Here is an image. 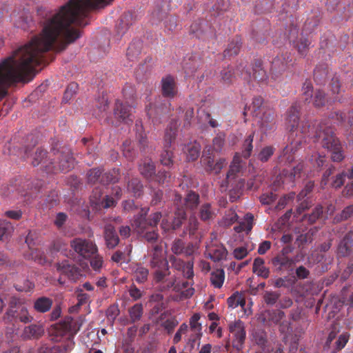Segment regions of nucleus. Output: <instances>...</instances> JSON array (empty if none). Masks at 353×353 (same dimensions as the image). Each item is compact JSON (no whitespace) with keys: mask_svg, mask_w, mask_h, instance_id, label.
I'll return each instance as SVG.
<instances>
[{"mask_svg":"<svg viewBox=\"0 0 353 353\" xmlns=\"http://www.w3.org/2000/svg\"><path fill=\"white\" fill-rule=\"evenodd\" d=\"M70 246L80 256L90 258L98 251L96 244L89 239L75 238L70 241Z\"/></svg>","mask_w":353,"mask_h":353,"instance_id":"obj_10","label":"nucleus"},{"mask_svg":"<svg viewBox=\"0 0 353 353\" xmlns=\"http://www.w3.org/2000/svg\"><path fill=\"white\" fill-rule=\"evenodd\" d=\"M200 319L201 315L199 313L194 314L190 319V329L194 334L191 336L189 340L192 343H194L197 339L199 340L202 336V326L201 323L199 322Z\"/></svg>","mask_w":353,"mask_h":353,"instance_id":"obj_25","label":"nucleus"},{"mask_svg":"<svg viewBox=\"0 0 353 353\" xmlns=\"http://www.w3.org/2000/svg\"><path fill=\"white\" fill-rule=\"evenodd\" d=\"M53 301L47 296H40L36 299L33 303V308L38 313H46L50 310Z\"/></svg>","mask_w":353,"mask_h":353,"instance_id":"obj_28","label":"nucleus"},{"mask_svg":"<svg viewBox=\"0 0 353 353\" xmlns=\"http://www.w3.org/2000/svg\"><path fill=\"white\" fill-rule=\"evenodd\" d=\"M300 132L304 137H311L314 142L319 143L323 148L331 152V159L334 162H341L345 158L339 139L327 120L310 123L303 121Z\"/></svg>","mask_w":353,"mask_h":353,"instance_id":"obj_2","label":"nucleus"},{"mask_svg":"<svg viewBox=\"0 0 353 353\" xmlns=\"http://www.w3.org/2000/svg\"><path fill=\"white\" fill-rule=\"evenodd\" d=\"M200 145L194 142L187 146V158L188 161H194L197 159L200 154Z\"/></svg>","mask_w":353,"mask_h":353,"instance_id":"obj_50","label":"nucleus"},{"mask_svg":"<svg viewBox=\"0 0 353 353\" xmlns=\"http://www.w3.org/2000/svg\"><path fill=\"white\" fill-rule=\"evenodd\" d=\"M139 170L140 174L148 181H152L156 171L155 165L153 161L150 159L143 161V162L139 164Z\"/></svg>","mask_w":353,"mask_h":353,"instance_id":"obj_29","label":"nucleus"},{"mask_svg":"<svg viewBox=\"0 0 353 353\" xmlns=\"http://www.w3.org/2000/svg\"><path fill=\"white\" fill-rule=\"evenodd\" d=\"M199 216L203 221H208L214 218L215 213L212 210L210 203H204L201 206L199 210Z\"/></svg>","mask_w":353,"mask_h":353,"instance_id":"obj_43","label":"nucleus"},{"mask_svg":"<svg viewBox=\"0 0 353 353\" xmlns=\"http://www.w3.org/2000/svg\"><path fill=\"white\" fill-rule=\"evenodd\" d=\"M313 86L310 81H305L302 87V95L304 101L310 103L313 96Z\"/></svg>","mask_w":353,"mask_h":353,"instance_id":"obj_58","label":"nucleus"},{"mask_svg":"<svg viewBox=\"0 0 353 353\" xmlns=\"http://www.w3.org/2000/svg\"><path fill=\"white\" fill-rule=\"evenodd\" d=\"M148 210V208H142L141 211L134 216L132 226L134 227L137 231H143L146 227H150L152 228H155L161 219L162 214L159 212H156L147 218Z\"/></svg>","mask_w":353,"mask_h":353,"instance_id":"obj_8","label":"nucleus"},{"mask_svg":"<svg viewBox=\"0 0 353 353\" xmlns=\"http://www.w3.org/2000/svg\"><path fill=\"white\" fill-rule=\"evenodd\" d=\"M123 156L128 160H132L136 156V152L130 141L126 140L122 145Z\"/></svg>","mask_w":353,"mask_h":353,"instance_id":"obj_54","label":"nucleus"},{"mask_svg":"<svg viewBox=\"0 0 353 353\" xmlns=\"http://www.w3.org/2000/svg\"><path fill=\"white\" fill-rule=\"evenodd\" d=\"M241 47V41L239 37L232 39L228 44V48L224 50L223 55L225 57H230L238 54Z\"/></svg>","mask_w":353,"mask_h":353,"instance_id":"obj_33","label":"nucleus"},{"mask_svg":"<svg viewBox=\"0 0 353 353\" xmlns=\"http://www.w3.org/2000/svg\"><path fill=\"white\" fill-rule=\"evenodd\" d=\"M13 232V226L6 221H0V240L7 239Z\"/></svg>","mask_w":353,"mask_h":353,"instance_id":"obj_49","label":"nucleus"},{"mask_svg":"<svg viewBox=\"0 0 353 353\" xmlns=\"http://www.w3.org/2000/svg\"><path fill=\"white\" fill-rule=\"evenodd\" d=\"M174 203L176 205V210L172 222L169 223L165 219L162 221L161 227L164 230L179 229L187 218L186 212L183 205L184 204L185 208L190 210H195L199 203V195L194 191H190L183 199L180 194H175Z\"/></svg>","mask_w":353,"mask_h":353,"instance_id":"obj_3","label":"nucleus"},{"mask_svg":"<svg viewBox=\"0 0 353 353\" xmlns=\"http://www.w3.org/2000/svg\"><path fill=\"white\" fill-rule=\"evenodd\" d=\"M242 171L243 165L241 156L239 153H236L226 174V183H228L230 181L235 179Z\"/></svg>","mask_w":353,"mask_h":353,"instance_id":"obj_19","label":"nucleus"},{"mask_svg":"<svg viewBox=\"0 0 353 353\" xmlns=\"http://www.w3.org/2000/svg\"><path fill=\"white\" fill-rule=\"evenodd\" d=\"M47 152L42 148H37L32 162L33 166H37L39 165H41L43 168H45V170L47 172H50L52 171L51 164L50 162L52 161V159H48L46 158Z\"/></svg>","mask_w":353,"mask_h":353,"instance_id":"obj_24","label":"nucleus"},{"mask_svg":"<svg viewBox=\"0 0 353 353\" xmlns=\"http://www.w3.org/2000/svg\"><path fill=\"white\" fill-rule=\"evenodd\" d=\"M301 142V139H294L290 144L287 145L279 157L280 163L284 164L292 163L295 159V152L299 148Z\"/></svg>","mask_w":353,"mask_h":353,"instance_id":"obj_17","label":"nucleus"},{"mask_svg":"<svg viewBox=\"0 0 353 353\" xmlns=\"http://www.w3.org/2000/svg\"><path fill=\"white\" fill-rule=\"evenodd\" d=\"M44 332L43 327L37 324H31L26 326L21 334L24 339H34L41 337Z\"/></svg>","mask_w":353,"mask_h":353,"instance_id":"obj_27","label":"nucleus"},{"mask_svg":"<svg viewBox=\"0 0 353 353\" xmlns=\"http://www.w3.org/2000/svg\"><path fill=\"white\" fill-rule=\"evenodd\" d=\"M229 330L233 334L232 346L237 350L240 351L243 348L246 337V332L244 323L238 320L229 325Z\"/></svg>","mask_w":353,"mask_h":353,"instance_id":"obj_11","label":"nucleus"},{"mask_svg":"<svg viewBox=\"0 0 353 353\" xmlns=\"http://www.w3.org/2000/svg\"><path fill=\"white\" fill-rule=\"evenodd\" d=\"M11 20L15 27L23 30H27L32 23V15L26 9L14 10L11 14Z\"/></svg>","mask_w":353,"mask_h":353,"instance_id":"obj_14","label":"nucleus"},{"mask_svg":"<svg viewBox=\"0 0 353 353\" xmlns=\"http://www.w3.org/2000/svg\"><path fill=\"white\" fill-rule=\"evenodd\" d=\"M102 176V172L100 169L94 168L90 170L88 173V181L90 183H96L99 182L101 183V179Z\"/></svg>","mask_w":353,"mask_h":353,"instance_id":"obj_60","label":"nucleus"},{"mask_svg":"<svg viewBox=\"0 0 353 353\" xmlns=\"http://www.w3.org/2000/svg\"><path fill=\"white\" fill-rule=\"evenodd\" d=\"M33 319L28 308L23 305L21 298L17 296L10 297L8 309L3 316V321L6 324L13 326L19 322L27 324L31 323Z\"/></svg>","mask_w":353,"mask_h":353,"instance_id":"obj_4","label":"nucleus"},{"mask_svg":"<svg viewBox=\"0 0 353 353\" xmlns=\"http://www.w3.org/2000/svg\"><path fill=\"white\" fill-rule=\"evenodd\" d=\"M119 170L117 168H114L102 174L101 183L103 185H106L111 183H115L119 181Z\"/></svg>","mask_w":353,"mask_h":353,"instance_id":"obj_34","label":"nucleus"},{"mask_svg":"<svg viewBox=\"0 0 353 353\" xmlns=\"http://www.w3.org/2000/svg\"><path fill=\"white\" fill-rule=\"evenodd\" d=\"M304 170L303 163H299L296 166L294 167L290 171L284 170L283 171L285 179L293 181L296 176H299L301 172Z\"/></svg>","mask_w":353,"mask_h":353,"instance_id":"obj_52","label":"nucleus"},{"mask_svg":"<svg viewBox=\"0 0 353 353\" xmlns=\"http://www.w3.org/2000/svg\"><path fill=\"white\" fill-rule=\"evenodd\" d=\"M199 61L196 59H189L188 62L183 63V70L187 76H193L196 72L199 66Z\"/></svg>","mask_w":353,"mask_h":353,"instance_id":"obj_55","label":"nucleus"},{"mask_svg":"<svg viewBox=\"0 0 353 353\" xmlns=\"http://www.w3.org/2000/svg\"><path fill=\"white\" fill-rule=\"evenodd\" d=\"M274 8V0H258L256 2L254 9L258 14L271 12Z\"/></svg>","mask_w":353,"mask_h":353,"instance_id":"obj_40","label":"nucleus"},{"mask_svg":"<svg viewBox=\"0 0 353 353\" xmlns=\"http://www.w3.org/2000/svg\"><path fill=\"white\" fill-rule=\"evenodd\" d=\"M57 270L61 274L66 276L72 281H77L82 276L81 270L68 261H63L57 264Z\"/></svg>","mask_w":353,"mask_h":353,"instance_id":"obj_13","label":"nucleus"},{"mask_svg":"<svg viewBox=\"0 0 353 353\" xmlns=\"http://www.w3.org/2000/svg\"><path fill=\"white\" fill-rule=\"evenodd\" d=\"M179 123L177 120H172L165 133L164 136V150L161 154V163L165 166H170L172 164V151L170 150L172 143L174 141L178 129Z\"/></svg>","mask_w":353,"mask_h":353,"instance_id":"obj_5","label":"nucleus"},{"mask_svg":"<svg viewBox=\"0 0 353 353\" xmlns=\"http://www.w3.org/2000/svg\"><path fill=\"white\" fill-rule=\"evenodd\" d=\"M350 337V334L349 332H343L339 335L337 340L334 343V348L333 351L339 352L343 349L348 342Z\"/></svg>","mask_w":353,"mask_h":353,"instance_id":"obj_56","label":"nucleus"},{"mask_svg":"<svg viewBox=\"0 0 353 353\" xmlns=\"http://www.w3.org/2000/svg\"><path fill=\"white\" fill-rule=\"evenodd\" d=\"M14 288L18 292H29L34 288V283L29 279L19 280L14 285Z\"/></svg>","mask_w":353,"mask_h":353,"instance_id":"obj_44","label":"nucleus"},{"mask_svg":"<svg viewBox=\"0 0 353 353\" xmlns=\"http://www.w3.org/2000/svg\"><path fill=\"white\" fill-rule=\"evenodd\" d=\"M328 74V68L322 65L317 66L314 70V78L317 83L325 82Z\"/></svg>","mask_w":353,"mask_h":353,"instance_id":"obj_45","label":"nucleus"},{"mask_svg":"<svg viewBox=\"0 0 353 353\" xmlns=\"http://www.w3.org/2000/svg\"><path fill=\"white\" fill-rule=\"evenodd\" d=\"M352 245L353 244L345 236L338 246V255L339 256H347L351 252Z\"/></svg>","mask_w":353,"mask_h":353,"instance_id":"obj_48","label":"nucleus"},{"mask_svg":"<svg viewBox=\"0 0 353 353\" xmlns=\"http://www.w3.org/2000/svg\"><path fill=\"white\" fill-rule=\"evenodd\" d=\"M149 274V271L147 268L143 266H137L134 272V277L137 282L142 283L147 279Z\"/></svg>","mask_w":353,"mask_h":353,"instance_id":"obj_53","label":"nucleus"},{"mask_svg":"<svg viewBox=\"0 0 353 353\" xmlns=\"http://www.w3.org/2000/svg\"><path fill=\"white\" fill-rule=\"evenodd\" d=\"M280 296L281 294L278 292L265 291L263 294V300L267 305H274Z\"/></svg>","mask_w":353,"mask_h":353,"instance_id":"obj_59","label":"nucleus"},{"mask_svg":"<svg viewBox=\"0 0 353 353\" xmlns=\"http://www.w3.org/2000/svg\"><path fill=\"white\" fill-rule=\"evenodd\" d=\"M172 110V105L169 101L163 100V102H157L155 110H154L151 107L147 109V114L150 118L152 119L154 121L158 116L169 113Z\"/></svg>","mask_w":353,"mask_h":353,"instance_id":"obj_23","label":"nucleus"},{"mask_svg":"<svg viewBox=\"0 0 353 353\" xmlns=\"http://www.w3.org/2000/svg\"><path fill=\"white\" fill-rule=\"evenodd\" d=\"M149 227L145 228L143 231H137V233L144 239L148 243L154 244L159 239V234L156 230L152 228L151 230H148Z\"/></svg>","mask_w":353,"mask_h":353,"instance_id":"obj_39","label":"nucleus"},{"mask_svg":"<svg viewBox=\"0 0 353 353\" xmlns=\"http://www.w3.org/2000/svg\"><path fill=\"white\" fill-rule=\"evenodd\" d=\"M323 212V207L320 205H316L310 214L303 215L302 221L308 224H313L321 216Z\"/></svg>","mask_w":353,"mask_h":353,"instance_id":"obj_41","label":"nucleus"},{"mask_svg":"<svg viewBox=\"0 0 353 353\" xmlns=\"http://www.w3.org/2000/svg\"><path fill=\"white\" fill-rule=\"evenodd\" d=\"M72 319L65 318L63 321L54 325L52 329V334L56 336H63L72 330Z\"/></svg>","mask_w":353,"mask_h":353,"instance_id":"obj_30","label":"nucleus"},{"mask_svg":"<svg viewBox=\"0 0 353 353\" xmlns=\"http://www.w3.org/2000/svg\"><path fill=\"white\" fill-rule=\"evenodd\" d=\"M265 261L262 258L257 257L254 259L252 270L253 272L259 276L263 279H267L270 275L269 268L264 265Z\"/></svg>","mask_w":353,"mask_h":353,"instance_id":"obj_32","label":"nucleus"},{"mask_svg":"<svg viewBox=\"0 0 353 353\" xmlns=\"http://www.w3.org/2000/svg\"><path fill=\"white\" fill-rule=\"evenodd\" d=\"M225 134L222 132H219L216 134L215 137L212 140V152H221L224 145H225Z\"/></svg>","mask_w":353,"mask_h":353,"instance_id":"obj_47","label":"nucleus"},{"mask_svg":"<svg viewBox=\"0 0 353 353\" xmlns=\"http://www.w3.org/2000/svg\"><path fill=\"white\" fill-rule=\"evenodd\" d=\"M299 110L300 107L295 103L290 108L287 112L285 124L287 128L292 132L291 136L293 135L294 130L299 128Z\"/></svg>","mask_w":353,"mask_h":353,"instance_id":"obj_18","label":"nucleus"},{"mask_svg":"<svg viewBox=\"0 0 353 353\" xmlns=\"http://www.w3.org/2000/svg\"><path fill=\"white\" fill-rule=\"evenodd\" d=\"M310 161L314 168L319 169L324 165L325 157L320 155L318 153H314L311 156Z\"/></svg>","mask_w":353,"mask_h":353,"instance_id":"obj_64","label":"nucleus"},{"mask_svg":"<svg viewBox=\"0 0 353 353\" xmlns=\"http://www.w3.org/2000/svg\"><path fill=\"white\" fill-rule=\"evenodd\" d=\"M330 100L325 92L322 90H316L314 92L313 105L316 108H321L329 104Z\"/></svg>","mask_w":353,"mask_h":353,"instance_id":"obj_36","label":"nucleus"},{"mask_svg":"<svg viewBox=\"0 0 353 353\" xmlns=\"http://www.w3.org/2000/svg\"><path fill=\"white\" fill-rule=\"evenodd\" d=\"M236 74L241 76L248 83L252 80L258 82H264L268 79V74L263 67V62L261 59L254 60L252 64V73L245 68V66L240 64L236 68Z\"/></svg>","mask_w":353,"mask_h":353,"instance_id":"obj_6","label":"nucleus"},{"mask_svg":"<svg viewBox=\"0 0 353 353\" xmlns=\"http://www.w3.org/2000/svg\"><path fill=\"white\" fill-rule=\"evenodd\" d=\"M210 259L214 261L225 259L228 255L227 249L222 245L212 246L208 249Z\"/></svg>","mask_w":353,"mask_h":353,"instance_id":"obj_31","label":"nucleus"},{"mask_svg":"<svg viewBox=\"0 0 353 353\" xmlns=\"http://www.w3.org/2000/svg\"><path fill=\"white\" fill-rule=\"evenodd\" d=\"M141 50V43L139 41L131 43L127 49L126 56L128 59L134 61L137 59Z\"/></svg>","mask_w":353,"mask_h":353,"instance_id":"obj_37","label":"nucleus"},{"mask_svg":"<svg viewBox=\"0 0 353 353\" xmlns=\"http://www.w3.org/2000/svg\"><path fill=\"white\" fill-rule=\"evenodd\" d=\"M161 90L163 97L173 99L178 92L175 78L170 74L163 77L161 81Z\"/></svg>","mask_w":353,"mask_h":353,"instance_id":"obj_16","label":"nucleus"},{"mask_svg":"<svg viewBox=\"0 0 353 353\" xmlns=\"http://www.w3.org/2000/svg\"><path fill=\"white\" fill-rule=\"evenodd\" d=\"M150 266L152 270V281L161 285L163 289L173 288L176 292L181 294V299H188L194 293L192 288L193 281H186L176 284L175 279H169L170 271L168 261L163 254L162 246L155 244L150 251Z\"/></svg>","mask_w":353,"mask_h":353,"instance_id":"obj_1","label":"nucleus"},{"mask_svg":"<svg viewBox=\"0 0 353 353\" xmlns=\"http://www.w3.org/2000/svg\"><path fill=\"white\" fill-rule=\"evenodd\" d=\"M273 265L280 271H292L295 260L283 254H278L272 260Z\"/></svg>","mask_w":353,"mask_h":353,"instance_id":"obj_20","label":"nucleus"},{"mask_svg":"<svg viewBox=\"0 0 353 353\" xmlns=\"http://www.w3.org/2000/svg\"><path fill=\"white\" fill-rule=\"evenodd\" d=\"M225 280V272L223 269H217L210 274V281L216 288H221Z\"/></svg>","mask_w":353,"mask_h":353,"instance_id":"obj_38","label":"nucleus"},{"mask_svg":"<svg viewBox=\"0 0 353 353\" xmlns=\"http://www.w3.org/2000/svg\"><path fill=\"white\" fill-rule=\"evenodd\" d=\"M201 163L208 173L218 174L227 165V161L225 158H219L214 161L212 147L208 145L203 150Z\"/></svg>","mask_w":353,"mask_h":353,"instance_id":"obj_7","label":"nucleus"},{"mask_svg":"<svg viewBox=\"0 0 353 353\" xmlns=\"http://www.w3.org/2000/svg\"><path fill=\"white\" fill-rule=\"evenodd\" d=\"M133 105L132 104L126 103L119 99L116 100L114 108V117L119 121L128 123V121H132V109Z\"/></svg>","mask_w":353,"mask_h":353,"instance_id":"obj_15","label":"nucleus"},{"mask_svg":"<svg viewBox=\"0 0 353 353\" xmlns=\"http://www.w3.org/2000/svg\"><path fill=\"white\" fill-rule=\"evenodd\" d=\"M123 96L126 103L132 104L133 105L136 97L134 87L130 84H125L123 88Z\"/></svg>","mask_w":353,"mask_h":353,"instance_id":"obj_46","label":"nucleus"},{"mask_svg":"<svg viewBox=\"0 0 353 353\" xmlns=\"http://www.w3.org/2000/svg\"><path fill=\"white\" fill-rule=\"evenodd\" d=\"M263 316L264 321L277 324L283 319L285 313L279 310H269L265 312Z\"/></svg>","mask_w":353,"mask_h":353,"instance_id":"obj_35","label":"nucleus"},{"mask_svg":"<svg viewBox=\"0 0 353 353\" xmlns=\"http://www.w3.org/2000/svg\"><path fill=\"white\" fill-rule=\"evenodd\" d=\"M253 138H254V133L250 134L244 141L243 145V150H242V155L244 158L247 159L250 157L251 155L253 145Z\"/></svg>","mask_w":353,"mask_h":353,"instance_id":"obj_57","label":"nucleus"},{"mask_svg":"<svg viewBox=\"0 0 353 353\" xmlns=\"http://www.w3.org/2000/svg\"><path fill=\"white\" fill-rule=\"evenodd\" d=\"M288 39L290 43H293L301 55L304 56L306 54L310 43L302 35L300 38L299 37V30L296 26L291 27L289 31Z\"/></svg>","mask_w":353,"mask_h":353,"instance_id":"obj_12","label":"nucleus"},{"mask_svg":"<svg viewBox=\"0 0 353 353\" xmlns=\"http://www.w3.org/2000/svg\"><path fill=\"white\" fill-rule=\"evenodd\" d=\"M274 110L272 109L265 110L261 117L260 127L261 130L266 132L274 128L276 124Z\"/></svg>","mask_w":353,"mask_h":353,"instance_id":"obj_22","label":"nucleus"},{"mask_svg":"<svg viewBox=\"0 0 353 353\" xmlns=\"http://www.w3.org/2000/svg\"><path fill=\"white\" fill-rule=\"evenodd\" d=\"M130 27L128 19L127 16L122 17L119 23L117 26V32L121 37L123 36L128 31Z\"/></svg>","mask_w":353,"mask_h":353,"instance_id":"obj_61","label":"nucleus"},{"mask_svg":"<svg viewBox=\"0 0 353 353\" xmlns=\"http://www.w3.org/2000/svg\"><path fill=\"white\" fill-rule=\"evenodd\" d=\"M143 313V305L141 303H137L129 310L130 317L132 322L134 323L141 319Z\"/></svg>","mask_w":353,"mask_h":353,"instance_id":"obj_51","label":"nucleus"},{"mask_svg":"<svg viewBox=\"0 0 353 353\" xmlns=\"http://www.w3.org/2000/svg\"><path fill=\"white\" fill-rule=\"evenodd\" d=\"M228 0H219L212 7L213 10L219 15L226 11L229 8Z\"/></svg>","mask_w":353,"mask_h":353,"instance_id":"obj_62","label":"nucleus"},{"mask_svg":"<svg viewBox=\"0 0 353 353\" xmlns=\"http://www.w3.org/2000/svg\"><path fill=\"white\" fill-rule=\"evenodd\" d=\"M274 148L272 146H267L261 150L259 154L258 158L262 162H266L274 154Z\"/></svg>","mask_w":353,"mask_h":353,"instance_id":"obj_63","label":"nucleus"},{"mask_svg":"<svg viewBox=\"0 0 353 353\" xmlns=\"http://www.w3.org/2000/svg\"><path fill=\"white\" fill-rule=\"evenodd\" d=\"M289 57L287 54L276 56L272 61L270 71L274 74H280L288 68Z\"/></svg>","mask_w":353,"mask_h":353,"instance_id":"obj_26","label":"nucleus"},{"mask_svg":"<svg viewBox=\"0 0 353 353\" xmlns=\"http://www.w3.org/2000/svg\"><path fill=\"white\" fill-rule=\"evenodd\" d=\"M54 154L56 159H52L50 162L52 169L50 172H56L57 170L67 172L74 168V159L69 150L57 151Z\"/></svg>","mask_w":353,"mask_h":353,"instance_id":"obj_9","label":"nucleus"},{"mask_svg":"<svg viewBox=\"0 0 353 353\" xmlns=\"http://www.w3.org/2000/svg\"><path fill=\"white\" fill-rule=\"evenodd\" d=\"M143 186L137 178L132 179L128 183V190L134 196H140L143 192Z\"/></svg>","mask_w":353,"mask_h":353,"instance_id":"obj_42","label":"nucleus"},{"mask_svg":"<svg viewBox=\"0 0 353 353\" xmlns=\"http://www.w3.org/2000/svg\"><path fill=\"white\" fill-rule=\"evenodd\" d=\"M103 236L105 245L109 249H114L119 243V238L116 229L111 224L105 225Z\"/></svg>","mask_w":353,"mask_h":353,"instance_id":"obj_21","label":"nucleus"}]
</instances>
